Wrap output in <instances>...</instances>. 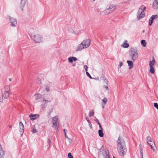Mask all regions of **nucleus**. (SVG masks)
I'll list each match as a JSON object with an SVG mask.
<instances>
[{
  "label": "nucleus",
  "mask_w": 158,
  "mask_h": 158,
  "mask_svg": "<svg viewBox=\"0 0 158 158\" xmlns=\"http://www.w3.org/2000/svg\"><path fill=\"white\" fill-rule=\"evenodd\" d=\"M139 146H140V148H141H141V144H140Z\"/></svg>",
  "instance_id": "obj_52"
},
{
  "label": "nucleus",
  "mask_w": 158,
  "mask_h": 158,
  "mask_svg": "<svg viewBox=\"0 0 158 158\" xmlns=\"http://www.w3.org/2000/svg\"><path fill=\"white\" fill-rule=\"evenodd\" d=\"M82 44L83 43H81L80 44L78 45L76 48V51H81L82 49L85 48Z\"/></svg>",
  "instance_id": "obj_11"
},
{
  "label": "nucleus",
  "mask_w": 158,
  "mask_h": 158,
  "mask_svg": "<svg viewBox=\"0 0 158 158\" xmlns=\"http://www.w3.org/2000/svg\"><path fill=\"white\" fill-rule=\"evenodd\" d=\"M10 93H6L4 92L2 93V94H0V98L2 97V98L7 99L9 97Z\"/></svg>",
  "instance_id": "obj_9"
},
{
  "label": "nucleus",
  "mask_w": 158,
  "mask_h": 158,
  "mask_svg": "<svg viewBox=\"0 0 158 158\" xmlns=\"http://www.w3.org/2000/svg\"><path fill=\"white\" fill-rule=\"evenodd\" d=\"M153 20L151 19V18H150L149 21V25L150 26H151L153 22Z\"/></svg>",
  "instance_id": "obj_27"
},
{
  "label": "nucleus",
  "mask_w": 158,
  "mask_h": 158,
  "mask_svg": "<svg viewBox=\"0 0 158 158\" xmlns=\"http://www.w3.org/2000/svg\"><path fill=\"white\" fill-rule=\"evenodd\" d=\"M48 144H49V145H50V143H51V140L49 139H48Z\"/></svg>",
  "instance_id": "obj_43"
},
{
  "label": "nucleus",
  "mask_w": 158,
  "mask_h": 158,
  "mask_svg": "<svg viewBox=\"0 0 158 158\" xmlns=\"http://www.w3.org/2000/svg\"><path fill=\"white\" fill-rule=\"evenodd\" d=\"M68 156L69 158H73V157L72 156V154L70 152L68 153Z\"/></svg>",
  "instance_id": "obj_34"
},
{
  "label": "nucleus",
  "mask_w": 158,
  "mask_h": 158,
  "mask_svg": "<svg viewBox=\"0 0 158 158\" xmlns=\"http://www.w3.org/2000/svg\"><path fill=\"white\" fill-rule=\"evenodd\" d=\"M122 46L123 48H127L129 46V44L126 43H126H124L122 45Z\"/></svg>",
  "instance_id": "obj_23"
},
{
  "label": "nucleus",
  "mask_w": 158,
  "mask_h": 158,
  "mask_svg": "<svg viewBox=\"0 0 158 158\" xmlns=\"http://www.w3.org/2000/svg\"><path fill=\"white\" fill-rule=\"evenodd\" d=\"M94 110H93L92 111H89V117H91L93 116L94 114Z\"/></svg>",
  "instance_id": "obj_25"
},
{
  "label": "nucleus",
  "mask_w": 158,
  "mask_h": 158,
  "mask_svg": "<svg viewBox=\"0 0 158 158\" xmlns=\"http://www.w3.org/2000/svg\"><path fill=\"white\" fill-rule=\"evenodd\" d=\"M9 80L10 81H11V79L10 78H9Z\"/></svg>",
  "instance_id": "obj_55"
},
{
  "label": "nucleus",
  "mask_w": 158,
  "mask_h": 158,
  "mask_svg": "<svg viewBox=\"0 0 158 158\" xmlns=\"http://www.w3.org/2000/svg\"><path fill=\"white\" fill-rule=\"evenodd\" d=\"M72 57H70L68 58V60L69 62L71 63H72L73 61V58Z\"/></svg>",
  "instance_id": "obj_32"
},
{
  "label": "nucleus",
  "mask_w": 158,
  "mask_h": 158,
  "mask_svg": "<svg viewBox=\"0 0 158 158\" xmlns=\"http://www.w3.org/2000/svg\"><path fill=\"white\" fill-rule=\"evenodd\" d=\"M86 120H87V121L88 122V123L89 122H90V121L87 118H86Z\"/></svg>",
  "instance_id": "obj_51"
},
{
  "label": "nucleus",
  "mask_w": 158,
  "mask_h": 158,
  "mask_svg": "<svg viewBox=\"0 0 158 158\" xmlns=\"http://www.w3.org/2000/svg\"><path fill=\"white\" fill-rule=\"evenodd\" d=\"M34 127V126H33V127H32V131L33 133H35L37 132V131L35 129V127Z\"/></svg>",
  "instance_id": "obj_30"
},
{
  "label": "nucleus",
  "mask_w": 158,
  "mask_h": 158,
  "mask_svg": "<svg viewBox=\"0 0 158 158\" xmlns=\"http://www.w3.org/2000/svg\"><path fill=\"white\" fill-rule=\"evenodd\" d=\"M86 74L87 76L89 77L90 79H92V77L90 75L88 72H86Z\"/></svg>",
  "instance_id": "obj_35"
},
{
  "label": "nucleus",
  "mask_w": 158,
  "mask_h": 158,
  "mask_svg": "<svg viewBox=\"0 0 158 158\" xmlns=\"http://www.w3.org/2000/svg\"><path fill=\"white\" fill-rule=\"evenodd\" d=\"M140 152L141 158H143V149L141 148H140Z\"/></svg>",
  "instance_id": "obj_33"
},
{
  "label": "nucleus",
  "mask_w": 158,
  "mask_h": 158,
  "mask_svg": "<svg viewBox=\"0 0 158 158\" xmlns=\"http://www.w3.org/2000/svg\"><path fill=\"white\" fill-rule=\"evenodd\" d=\"M147 143L151 147V148L154 150V146H155V143L154 141H152V138L150 136H148L147 137Z\"/></svg>",
  "instance_id": "obj_4"
},
{
  "label": "nucleus",
  "mask_w": 158,
  "mask_h": 158,
  "mask_svg": "<svg viewBox=\"0 0 158 158\" xmlns=\"http://www.w3.org/2000/svg\"><path fill=\"white\" fill-rule=\"evenodd\" d=\"M51 113V112H50L48 114L49 115H50Z\"/></svg>",
  "instance_id": "obj_53"
},
{
  "label": "nucleus",
  "mask_w": 158,
  "mask_h": 158,
  "mask_svg": "<svg viewBox=\"0 0 158 158\" xmlns=\"http://www.w3.org/2000/svg\"><path fill=\"white\" fill-rule=\"evenodd\" d=\"M103 12L105 15H106L110 13V12L108 8H107L103 11Z\"/></svg>",
  "instance_id": "obj_22"
},
{
  "label": "nucleus",
  "mask_w": 158,
  "mask_h": 158,
  "mask_svg": "<svg viewBox=\"0 0 158 158\" xmlns=\"http://www.w3.org/2000/svg\"><path fill=\"white\" fill-rule=\"evenodd\" d=\"M24 126L23 125V126H20L19 127V131H20V134L21 135H22L24 132Z\"/></svg>",
  "instance_id": "obj_18"
},
{
  "label": "nucleus",
  "mask_w": 158,
  "mask_h": 158,
  "mask_svg": "<svg viewBox=\"0 0 158 158\" xmlns=\"http://www.w3.org/2000/svg\"><path fill=\"white\" fill-rule=\"evenodd\" d=\"M58 118L57 116H55L52 118V126L54 129H56L57 127V123Z\"/></svg>",
  "instance_id": "obj_6"
},
{
  "label": "nucleus",
  "mask_w": 158,
  "mask_h": 158,
  "mask_svg": "<svg viewBox=\"0 0 158 158\" xmlns=\"http://www.w3.org/2000/svg\"><path fill=\"white\" fill-rule=\"evenodd\" d=\"M152 7L155 9L158 8V0H155L152 5Z\"/></svg>",
  "instance_id": "obj_12"
},
{
  "label": "nucleus",
  "mask_w": 158,
  "mask_h": 158,
  "mask_svg": "<svg viewBox=\"0 0 158 158\" xmlns=\"http://www.w3.org/2000/svg\"><path fill=\"white\" fill-rule=\"evenodd\" d=\"M23 125L22 122H19V126H23Z\"/></svg>",
  "instance_id": "obj_47"
},
{
  "label": "nucleus",
  "mask_w": 158,
  "mask_h": 158,
  "mask_svg": "<svg viewBox=\"0 0 158 158\" xmlns=\"http://www.w3.org/2000/svg\"><path fill=\"white\" fill-rule=\"evenodd\" d=\"M145 9V6L144 5H142L139 9L137 16V19L138 20H139L144 17L145 13L144 10Z\"/></svg>",
  "instance_id": "obj_3"
},
{
  "label": "nucleus",
  "mask_w": 158,
  "mask_h": 158,
  "mask_svg": "<svg viewBox=\"0 0 158 158\" xmlns=\"http://www.w3.org/2000/svg\"><path fill=\"white\" fill-rule=\"evenodd\" d=\"M88 123H89V126L91 128V127H92V124H91V122H88Z\"/></svg>",
  "instance_id": "obj_46"
},
{
  "label": "nucleus",
  "mask_w": 158,
  "mask_h": 158,
  "mask_svg": "<svg viewBox=\"0 0 158 158\" xmlns=\"http://www.w3.org/2000/svg\"><path fill=\"white\" fill-rule=\"evenodd\" d=\"M95 119L94 120V121H95L98 124H100V123H99V122L97 118H96L95 117Z\"/></svg>",
  "instance_id": "obj_37"
},
{
  "label": "nucleus",
  "mask_w": 158,
  "mask_h": 158,
  "mask_svg": "<svg viewBox=\"0 0 158 158\" xmlns=\"http://www.w3.org/2000/svg\"><path fill=\"white\" fill-rule=\"evenodd\" d=\"M154 106L157 109H158V104L157 103H154Z\"/></svg>",
  "instance_id": "obj_36"
},
{
  "label": "nucleus",
  "mask_w": 158,
  "mask_h": 158,
  "mask_svg": "<svg viewBox=\"0 0 158 158\" xmlns=\"http://www.w3.org/2000/svg\"><path fill=\"white\" fill-rule=\"evenodd\" d=\"M94 1H95V0H93Z\"/></svg>",
  "instance_id": "obj_59"
},
{
  "label": "nucleus",
  "mask_w": 158,
  "mask_h": 158,
  "mask_svg": "<svg viewBox=\"0 0 158 158\" xmlns=\"http://www.w3.org/2000/svg\"><path fill=\"white\" fill-rule=\"evenodd\" d=\"M117 149L120 155L123 156L127 152V149L125 147V142L123 138L119 136L117 141Z\"/></svg>",
  "instance_id": "obj_1"
},
{
  "label": "nucleus",
  "mask_w": 158,
  "mask_h": 158,
  "mask_svg": "<svg viewBox=\"0 0 158 158\" xmlns=\"http://www.w3.org/2000/svg\"><path fill=\"white\" fill-rule=\"evenodd\" d=\"M43 101L45 102H50L51 101V100H46V99L45 98L43 99Z\"/></svg>",
  "instance_id": "obj_39"
},
{
  "label": "nucleus",
  "mask_w": 158,
  "mask_h": 158,
  "mask_svg": "<svg viewBox=\"0 0 158 158\" xmlns=\"http://www.w3.org/2000/svg\"><path fill=\"white\" fill-rule=\"evenodd\" d=\"M123 64L122 62L120 61L119 62V67L120 68L123 65Z\"/></svg>",
  "instance_id": "obj_44"
},
{
  "label": "nucleus",
  "mask_w": 158,
  "mask_h": 158,
  "mask_svg": "<svg viewBox=\"0 0 158 158\" xmlns=\"http://www.w3.org/2000/svg\"><path fill=\"white\" fill-rule=\"evenodd\" d=\"M127 63H128V66L129 67V69H132L133 66V64L131 60H127Z\"/></svg>",
  "instance_id": "obj_17"
},
{
  "label": "nucleus",
  "mask_w": 158,
  "mask_h": 158,
  "mask_svg": "<svg viewBox=\"0 0 158 158\" xmlns=\"http://www.w3.org/2000/svg\"><path fill=\"white\" fill-rule=\"evenodd\" d=\"M34 97L35 100H37L41 98L42 95L40 94H35Z\"/></svg>",
  "instance_id": "obj_20"
},
{
  "label": "nucleus",
  "mask_w": 158,
  "mask_h": 158,
  "mask_svg": "<svg viewBox=\"0 0 158 158\" xmlns=\"http://www.w3.org/2000/svg\"><path fill=\"white\" fill-rule=\"evenodd\" d=\"M63 130L64 131V134L65 133H66V132H67V130H66L65 129H63Z\"/></svg>",
  "instance_id": "obj_49"
},
{
  "label": "nucleus",
  "mask_w": 158,
  "mask_h": 158,
  "mask_svg": "<svg viewBox=\"0 0 158 158\" xmlns=\"http://www.w3.org/2000/svg\"><path fill=\"white\" fill-rule=\"evenodd\" d=\"M150 67V71L152 74H153L155 72V70L153 67Z\"/></svg>",
  "instance_id": "obj_28"
},
{
  "label": "nucleus",
  "mask_w": 158,
  "mask_h": 158,
  "mask_svg": "<svg viewBox=\"0 0 158 158\" xmlns=\"http://www.w3.org/2000/svg\"><path fill=\"white\" fill-rule=\"evenodd\" d=\"M104 88L105 89H106L108 90V86H104Z\"/></svg>",
  "instance_id": "obj_48"
},
{
  "label": "nucleus",
  "mask_w": 158,
  "mask_h": 158,
  "mask_svg": "<svg viewBox=\"0 0 158 158\" xmlns=\"http://www.w3.org/2000/svg\"><path fill=\"white\" fill-rule=\"evenodd\" d=\"M90 40L88 39L85 40H84L82 43H83V44L84 46V47L85 48L89 47L90 45Z\"/></svg>",
  "instance_id": "obj_8"
},
{
  "label": "nucleus",
  "mask_w": 158,
  "mask_h": 158,
  "mask_svg": "<svg viewBox=\"0 0 158 158\" xmlns=\"http://www.w3.org/2000/svg\"><path fill=\"white\" fill-rule=\"evenodd\" d=\"M141 45L144 47H145L146 45V41L144 40H142L141 41Z\"/></svg>",
  "instance_id": "obj_24"
},
{
  "label": "nucleus",
  "mask_w": 158,
  "mask_h": 158,
  "mask_svg": "<svg viewBox=\"0 0 158 158\" xmlns=\"http://www.w3.org/2000/svg\"><path fill=\"white\" fill-rule=\"evenodd\" d=\"M9 126L10 128H11L12 127V126L11 125H9Z\"/></svg>",
  "instance_id": "obj_54"
},
{
  "label": "nucleus",
  "mask_w": 158,
  "mask_h": 158,
  "mask_svg": "<svg viewBox=\"0 0 158 158\" xmlns=\"http://www.w3.org/2000/svg\"><path fill=\"white\" fill-rule=\"evenodd\" d=\"M5 154V152L2 149V146L0 144V155L1 156L0 158H4Z\"/></svg>",
  "instance_id": "obj_14"
},
{
  "label": "nucleus",
  "mask_w": 158,
  "mask_h": 158,
  "mask_svg": "<svg viewBox=\"0 0 158 158\" xmlns=\"http://www.w3.org/2000/svg\"><path fill=\"white\" fill-rule=\"evenodd\" d=\"M155 63V60L154 59H153V60L151 61L150 62L149 64V66L150 67H153Z\"/></svg>",
  "instance_id": "obj_26"
},
{
  "label": "nucleus",
  "mask_w": 158,
  "mask_h": 158,
  "mask_svg": "<svg viewBox=\"0 0 158 158\" xmlns=\"http://www.w3.org/2000/svg\"><path fill=\"white\" fill-rule=\"evenodd\" d=\"M73 61H76L77 60V59L76 57H72Z\"/></svg>",
  "instance_id": "obj_41"
},
{
  "label": "nucleus",
  "mask_w": 158,
  "mask_h": 158,
  "mask_svg": "<svg viewBox=\"0 0 158 158\" xmlns=\"http://www.w3.org/2000/svg\"><path fill=\"white\" fill-rule=\"evenodd\" d=\"M107 100L106 98H104L102 100V102L104 103V104H106Z\"/></svg>",
  "instance_id": "obj_31"
},
{
  "label": "nucleus",
  "mask_w": 158,
  "mask_h": 158,
  "mask_svg": "<svg viewBox=\"0 0 158 158\" xmlns=\"http://www.w3.org/2000/svg\"><path fill=\"white\" fill-rule=\"evenodd\" d=\"M103 82L105 83L107 85V82H108V81L107 80H106V79H104L103 80Z\"/></svg>",
  "instance_id": "obj_40"
},
{
  "label": "nucleus",
  "mask_w": 158,
  "mask_h": 158,
  "mask_svg": "<svg viewBox=\"0 0 158 158\" xmlns=\"http://www.w3.org/2000/svg\"><path fill=\"white\" fill-rule=\"evenodd\" d=\"M39 115L38 114H30L29 116L30 119L32 121H33L35 119H36V118H38L39 117Z\"/></svg>",
  "instance_id": "obj_10"
},
{
  "label": "nucleus",
  "mask_w": 158,
  "mask_h": 158,
  "mask_svg": "<svg viewBox=\"0 0 158 158\" xmlns=\"http://www.w3.org/2000/svg\"><path fill=\"white\" fill-rule=\"evenodd\" d=\"M113 158H115V157H114V156L113 157Z\"/></svg>",
  "instance_id": "obj_58"
},
{
  "label": "nucleus",
  "mask_w": 158,
  "mask_h": 158,
  "mask_svg": "<svg viewBox=\"0 0 158 158\" xmlns=\"http://www.w3.org/2000/svg\"><path fill=\"white\" fill-rule=\"evenodd\" d=\"M31 37L35 43H40L41 41V37L40 35H35L31 34Z\"/></svg>",
  "instance_id": "obj_5"
},
{
  "label": "nucleus",
  "mask_w": 158,
  "mask_h": 158,
  "mask_svg": "<svg viewBox=\"0 0 158 158\" xmlns=\"http://www.w3.org/2000/svg\"><path fill=\"white\" fill-rule=\"evenodd\" d=\"M104 152H105V155H103V156H104V158H110V156L109 155V151L108 150H107V151H106V150H104Z\"/></svg>",
  "instance_id": "obj_19"
},
{
  "label": "nucleus",
  "mask_w": 158,
  "mask_h": 158,
  "mask_svg": "<svg viewBox=\"0 0 158 158\" xmlns=\"http://www.w3.org/2000/svg\"><path fill=\"white\" fill-rule=\"evenodd\" d=\"M4 92L6 93H9L10 92V88L9 85H6L4 87V89L3 90Z\"/></svg>",
  "instance_id": "obj_16"
},
{
  "label": "nucleus",
  "mask_w": 158,
  "mask_h": 158,
  "mask_svg": "<svg viewBox=\"0 0 158 158\" xmlns=\"http://www.w3.org/2000/svg\"><path fill=\"white\" fill-rule=\"evenodd\" d=\"M98 134L100 137H103L104 136L102 130H99L98 131Z\"/></svg>",
  "instance_id": "obj_21"
},
{
  "label": "nucleus",
  "mask_w": 158,
  "mask_h": 158,
  "mask_svg": "<svg viewBox=\"0 0 158 158\" xmlns=\"http://www.w3.org/2000/svg\"><path fill=\"white\" fill-rule=\"evenodd\" d=\"M158 18L157 15H153L151 17V18L154 20L155 19H156Z\"/></svg>",
  "instance_id": "obj_29"
},
{
  "label": "nucleus",
  "mask_w": 158,
  "mask_h": 158,
  "mask_svg": "<svg viewBox=\"0 0 158 158\" xmlns=\"http://www.w3.org/2000/svg\"><path fill=\"white\" fill-rule=\"evenodd\" d=\"M8 17L9 18L11 26L14 27H15L17 23L16 20L12 18H11L10 16H8Z\"/></svg>",
  "instance_id": "obj_7"
},
{
  "label": "nucleus",
  "mask_w": 158,
  "mask_h": 158,
  "mask_svg": "<svg viewBox=\"0 0 158 158\" xmlns=\"http://www.w3.org/2000/svg\"><path fill=\"white\" fill-rule=\"evenodd\" d=\"M84 68L85 70V71L86 72H87V70H88V67L86 65H85L84 66Z\"/></svg>",
  "instance_id": "obj_38"
},
{
  "label": "nucleus",
  "mask_w": 158,
  "mask_h": 158,
  "mask_svg": "<svg viewBox=\"0 0 158 158\" xmlns=\"http://www.w3.org/2000/svg\"><path fill=\"white\" fill-rule=\"evenodd\" d=\"M116 8V6L114 5H110L108 9L110 12L114 11Z\"/></svg>",
  "instance_id": "obj_13"
},
{
  "label": "nucleus",
  "mask_w": 158,
  "mask_h": 158,
  "mask_svg": "<svg viewBox=\"0 0 158 158\" xmlns=\"http://www.w3.org/2000/svg\"><path fill=\"white\" fill-rule=\"evenodd\" d=\"M102 108H104V106H102Z\"/></svg>",
  "instance_id": "obj_57"
},
{
  "label": "nucleus",
  "mask_w": 158,
  "mask_h": 158,
  "mask_svg": "<svg viewBox=\"0 0 158 158\" xmlns=\"http://www.w3.org/2000/svg\"><path fill=\"white\" fill-rule=\"evenodd\" d=\"M138 50L136 48H131L129 51L130 56L131 57V60L134 61L137 60L138 56Z\"/></svg>",
  "instance_id": "obj_2"
},
{
  "label": "nucleus",
  "mask_w": 158,
  "mask_h": 158,
  "mask_svg": "<svg viewBox=\"0 0 158 158\" xmlns=\"http://www.w3.org/2000/svg\"><path fill=\"white\" fill-rule=\"evenodd\" d=\"M99 128L100 129V130H103V129L102 127V126L100 124V123L99 124Z\"/></svg>",
  "instance_id": "obj_45"
},
{
  "label": "nucleus",
  "mask_w": 158,
  "mask_h": 158,
  "mask_svg": "<svg viewBox=\"0 0 158 158\" xmlns=\"http://www.w3.org/2000/svg\"><path fill=\"white\" fill-rule=\"evenodd\" d=\"M45 89L48 92L50 91V89L49 87H47L45 88Z\"/></svg>",
  "instance_id": "obj_42"
},
{
  "label": "nucleus",
  "mask_w": 158,
  "mask_h": 158,
  "mask_svg": "<svg viewBox=\"0 0 158 158\" xmlns=\"http://www.w3.org/2000/svg\"><path fill=\"white\" fill-rule=\"evenodd\" d=\"M27 0H21L20 3V8L23 11V8Z\"/></svg>",
  "instance_id": "obj_15"
},
{
  "label": "nucleus",
  "mask_w": 158,
  "mask_h": 158,
  "mask_svg": "<svg viewBox=\"0 0 158 158\" xmlns=\"http://www.w3.org/2000/svg\"><path fill=\"white\" fill-rule=\"evenodd\" d=\"M64 135L65 137L69 139V138H68V137L67 136L66 133H65L64 134Z\"/></svg>",
  "instance_id": "obj_50"
},
{
  "label": "nucleus",
  "mask_w": 158,
  "mask_h": 158,
  "mask_svg": "<svg viewBox=\"0 0 158 158\" xmlns=\"http://www.w3.org/2000/svg\"><path fill=\"white\" fill-rule=\"evenodd\" d=\"M144 32H145V31H144V30H143V33H144Z\"/></svg>",
  "instance_id": "obj_56"
}]
</instances>
